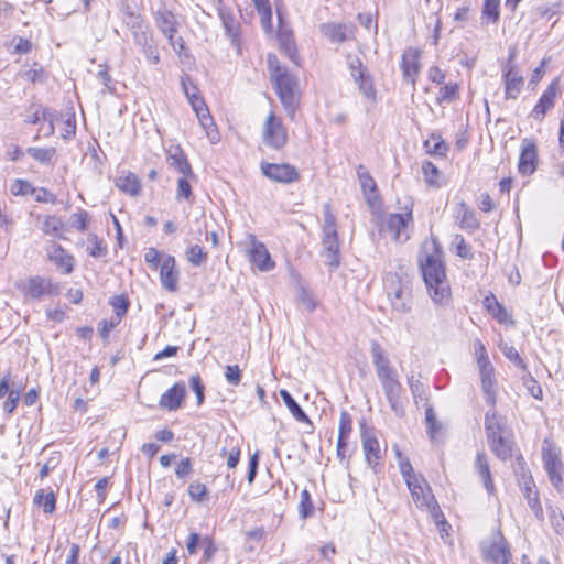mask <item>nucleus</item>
<instances>
[{"label": "nucleus", "mask_w": 564, "mask_h": 564, "mask_svg": "<svg viewBox=\"0 0 564 564\" xmlns=\"http://www.w3.org/2000/svg\"><path fill=\"white\" fill-rule=\"evenodd\" d=\"M370 352H371L372 364L375 366L377 377L395 371V368L392 366L384 349L381 347V345L378 341H376V340L371 341Z\"/></svg>", "instance_id": "nucleus-27"}, {"label": "nucleus", "mask_w": 564, "mask_h": 564, "mask_svg": "<svg viewBox=\"0 0 564 564\" xmlns=\"http://www.w3.org/2000/svg\"><path fill=\"white\" fill-rule=\"evenodd\" d=\"M442 258L441 249L432 242L424 246L419 262L431 299L436 305L445 306L451 301V288Z\"/></svg>", "instance_id": "nucleus-1"}, {"label": "nucleus", "mask_w": 564, "mask_h": 564, "mask_svg": "<svg viewBox=\"0 0 564 564\" xmlns=\"http://www.w3.org/2000/svg\"><path fill=\"white\" fill-rule=\"evenodd\" d=\"M475 467L477 469L478 475L480 476L484 487L486 488L488 494H492L495 491V485L490 473V467L488 463V458L485 453H478L475 460Z\"/></svg>", "instance_id": "nucleus-33"}, {"label": "nucleus", "mask_w": 564, "mask_h": 564, "mask_svg": "<svg viewBox=\"0 0 564 564\" xmlns=\"http://www.w3.org/2000/svg\"><path fill=\"white\" fill-rule=\"evenodd\" d=\"M61 463L59 453H54L41 466L39 471L40 479H44L48 476L51 471H53Z\"/></svg>", "instance_id": "nucleus-63"}, {"label": "nucleus", "mask_w": 564, "mask_h": 564, "mask_svg": "<svg viewBox=\"0 0 564 564\" xmlns=\"http://www.w3.org/2000/svg\"><path fill=\"white\" fill-rule=\"evenodd\" d=\"M189 176L182 175L177 180V188H176V199L177 200H191L192 195V186L189 184Z\"/></svg>", "instance_id": "nucleus-54"}, {"label": "nucleus", "mask_w": 564, "mask_h": 564, "mask_svg": "<svg viewBox=\"0 0 564 564\" xmlns=\"http://www.w3.org/2000/svg\"><path fill=\"white\" fill-rule=\"evenodd\" d=\"M155 22L161 32L169 39V43L173 50L176 48L174 35L177 32V21L175 15L170 11H159L155 17Z\"/></svg>", "instance_id": "nucleus-26"}, {"label": "nucleus", "mask_w": 564, "mask_h": 564, "mask_svg": "<svg viewBox=\"0 0 564 564\" xmlns=\"http://www.w3.org/2000/svg\"><path fill=\"white\" fill-rule=\"evenodd\" d=\"M185 397L186 387L184 382H176L161 395L159 405L163 410L176 411L183 405Z\"/></svg>", "instance_id": "nucleus-21"}, {"label": "nucleus", "mask_w": 564, "mask_h": 564, "mask_svg": "<svg viewBox=\"0 0 564 564\" xmlns=\"http://www.w3.org/2000/svg\"><path fill=\"white\" fill-rule=\"evenodd\" d=\"M260 167L265 177L276 183L290 184L300 178L297 169L289 163L276 164L261 162Z\"/></svg>", "instance_id": "nucleus-10"}, {"label": "nucleus", "mask_w": 564, "mask_h": 564, "mask_svg": "<svg viewBox=\"0 0 564 564\" xmlns=\"http://www.w3.org/2000/svg\"><path fill=\"white\" fill-rule=\"evenodd\" d=\"M34 505L42 507L43 511L47 514L54 512L56 507V498L53 491L45 492L43 489H40L34 498Z\"/></svg>", "instance_id": "nucleus-38"}, {"label": "nucleus", "mask_w": 564, "mask_h": 564, "mask_svg": "<svg viewBox=\"0 0 564 564\" xmlns=\"http://www.w3.org/2000/svg\"><path fill=\"white\" fill-rule=\"evenodd\" d=\"M557 95V80H553L541 95L538 104L532 109L530 117L542 121L545 115L554 107Z\"/></svg>", "instance_id": "nucleus-19"}, {"label": "nucleus", "mask_w": 564, "mask_h": 564, "mask_svg": "<svg viewBox=\"0 0 564 564\" xmlns=\"http://www.w3.org/2000/svg\"><path fill=\"white\" fill-rule=\"evenodd\" d=\"M377 378L381 383L383 393L389 402L391 410L398 416H401L403 414V408L402 404L400 403L402 384L399 380L397 370Z\"/></svg>", "instance_id": "nucleus-8"}, {"label": "nucleus", "mask_w": 564, "mask_h": 564, "mask_svg": "<svg viewBox=\"0 0 564 564\" xmlns=\"http://www.w3.org/2000/svg\"><path fill=\"white\" fill-rule=\"evenodd\" d=\"M542 448V460L544 464L545 471L549 476V480L552 486L557 490L562 491L563 489V463L560 457V451L547 443Z\"/></svg>", "instance_id": "nucleus-6"}, {"label": "nucleus", "mask_w": 564, "mask_h": 564, "mask_svg": "<svg viewBox=\"0 0 564 564\" xmlns=\"http://www.w3.org/2000/svg\"><path fill=\"white\" fill-rule=\"evenodd\" d=\"M412 224V205H406L403 213H393L386 217L383 229L392 235L395 241L405 242L410 239Z\"/></svg>", "instance_id": "nucleus-4"}, {"label": "nucleus", "mask_w": 564, "mask_h": 564, "mask_svg": "<svg viewBox=\"0 0 564 564\" xmlns=\"http://www.w3.org/2000/svg\"><path fill=\"white\" fill-rule=\"evenodd\" d=\"M268 63L271 69V78L274 83L281 104L285 111L293 117L299 104V96L296 93L297 80L294 75L289 73L286 67L279 65L275 56L269 55Z\"/></svg>", "instance_id": "nucleus-2"}, {"label": "nucleus", "mask_w": 564, "mask_h": 564, "mask_svg": "<svg viewBox=\"0 0 564 564\" xmlns=\"http://www.w3.org/2000/svg\"><path fill=\"white\" fill-rule=\"evenodd\" d=\"M488 444L498 458L506 460L511 457V443L502 434L489 438Z\"/></svg>", "instance_id": "nucleus-35"}, {"label": "nucleus", "mask_w": 564, "mask_h": 564, "mask_svg": "<svg viewBox=\"0 0 564 564\" xmlns=\"http://www.w3.org/2000/svg\"><path fill=\"white\" fill-rule=\"evenodd\" d=\"M485 429L487 433V440L502 434V426L496 415V412H487L485 415Z\"/></svg>", "instance_id": "nucleus-47"}, {"label": "nucleus", "mask_w": 564, "mask_h": 564, "mask_svg": "<svg viewBox=\"0 0 564 564\" xmlns=\"http://www.w3.org/2000/svg\"><path fill=\"white\" fill-rule=\"evenodd\" d=\"M72 227L79 231H85L89 224V214L86 210H79L70 216Z\"/></svg>", "instance_id": "nucleus-62"}, {"label": "nucleus", "mask_w": 564, "mask_h": 564, "mask_svg": "<svg viewBox=\"0 0 564 564\" xmlns=\"http://www.w3.org/2000/svg\"><path fill=\"white\" fill-rule=\"evenodd\" d=\"M498 347L500 351L503 354V356L514 364L516 367L520 368L523 371H527V364L524 360L520 357L518 350L509 344L508 341H505L502 338H500V341L498 343Z\"/></svg>", "instance_id": "nucleus-37"}, {"label": "nucleus", "mask_w": 564, "mask_h": 564, "mask_svg": "<svg viewBox=\"0 0 564 564\" xmlns=\"http://www.w3.org/2000/svg\"><path fill=\"white\" fill-rule=\"evenodd\" d=\"M263 143L271 149L281 150L288 142V132L280 118L270 112L262 128Z\"/></svg>", "instance_id": "nucleus-7"}, {"label": "nucleus", "mask_w": 564, "mask_h": 564, "mask_svg": "<svg viewBox=\"0 0 564 564\" xmlns=\"http://www.w3.org/2000/svg\"><path fill=\"white\" fill-rule=\"evenodd\" d=\"M198 121L202 126V128L206 132V137L210 141V143L216 144L220 140V135L218 132V129L214 122L213 117L210 116V112H206L204 116L198 118Z\"/></svg>", "instance_id": "nucleus-42"}, {"label": "nucleus", "mask_w": 564, "mask_h": 564, "mask_svg": "<svg viewBox=\"0 0 564 564\" xmlns=\"http://www.w3.org/2000/svg\"><path fill=\"white\" fill-rule=\"evenodd\" d=\"M280 397L282 398L284 404L293 415V417L301 423H307L312 425V421L306 415V413L302 410L299 403L294 400L291 393L284 389L280 390Z\"/></svg>", "instance_id": "nucleus-34"}, {"label": "nucleus", "mask_w": 564, "mask_h": 564, "mask_svg": "<svg viewBox=\"0 0 564 564\" xmlns=\"http://www.w3.org/2000/svg\"><path fill=\"white\" fill-rule=\"evenodd\" d=\"M459 226L463 229L474 231L479 227V221L476 214L465 203L460 204V210L458 213Z\"/></svg>", "instance_id": "nucleus-36"}, {"label": "nucleus", "mask_w": 564, "mask_h": 564, "mask_svg": "<svg viewBox=\"0 0 564 564\" xmlns=\"http://www.w3.org/2000/svg\"><path fill=\"white\" fill-rule=\"evenodd\" d=\"M319 31L330 42L343 43L352 36L355 26L352 24L328 22L321 24Z\"/></svg>", "instance_id": "nucleus-23"}, {"label": "nucleus", "mask_w": 564, "mask_h": 564, "mask_svg": "<svg viewBox=\"0 0 564 564\" xmlns=\"http://www.w3.org/2000/svg\"><path fill=\"white\" fill-rule=\"evenodd\" d=\"M452 245L455 247V252L459 258L467 260L473 259L471 247L466 243L462 235H455Z\"/></svg>", "instance_id": "nucleus-51"}, {"label": "nucleus", "mask_w": 564, "mask_h": 564, "mask_svg": "<svg viewBox=\"0 0 564 564\" xmlns=\"http://www.w3.org/2000/svg\"><path fill=\"white\" fill-rule=\"evenodd\" d=\"M109 304L113 308V316L122 319L129 308L130 302L126 295H116L110 299Z\"/></svg>", "instance_id": "nucleus-52"}, {"label": "nucleus", "mask_w": 564, "mask_h": 564, "mask_svg": "<svg viewBox=\"0 0 564 564\" xmlns=\"http://www.w3.org/2000/svg\"><path fill=\"white\" fill-rule=\"evenodd\" d=\"M219 17L226 34L229 36L231 44L239 46L240 44V24L235 14L225 8L219 9Z\"/></svg>", "instance_id": "nucleus-29"}, {"label": "nucleus", "mask_w": 564, "mask_h": 564, "mask_svg": "<svg viewBox=\"0 0 564 564\" xmlns=\"http://www.w3.org/2000/svg\"><path fill=\"white\" fill-rule=\"evenodd\" d=\"M21 291L25 297L31 300H39L43 296H52L58 294L59 288L57 284H54L51 279L35 275L25 281Z\"/></svg>", "instance_id": "nucleus-9"}, {"label": "nucleus", "mask_w": 564, "mask_h": 564, "mask_svg": "<svg viewBox=\"0 0 564 564\" xmlns=\"http://www.w3.org/2000/svg\"><path fill=\"white\" fill-rule=\"evenodd\" d=\"M123 22L130 29L132 34L148 28L141 14L134 12L130 7H127L123 10Z\"/></svg>", "instance_id": "nucleus-39"}, {"label": "nucleus", "mask_w": 564, "mask_h": 564, "mask_svg": "<svg viewBox=\"0 0 564 564\" xmlns=\"http://www.w3.org/2000/svg\"><path fill=\"white\" fill-rule=\"evenodd\" d=\"M425 421L427 424V433L431 440L434 441L440 430V425L437 424L436 415L432 406H429L425 411Z\"/></svg>", "instance_id": "nucleus-64"}, {"label": "nucleus", "mask_w": 564, "mask_h": 564, "mask_svg": "<svg viewBox=\"0 0 564 564\" xmlns=\"http://www.w3.org/2000/svg\"><path fill=\"white\" fill-rule=\"evenodd\" d=\"M424 180L429 185L440 187V170L432 162H424L422 165Z\"/></svg>", "instance_id": "nucleus-53"}, {"label": "nucleus", "mask_w": 564, "mask_h": 564, "mask_svg": "<svg viewBox=\"0 0 564 564\" xmlns=\"http://www.w3.org/2000/svg\"><path fill=\"white\" fill-rule=\"evenodd\" d=\"M323 256L327 265L337 268L339 265V242L337 231L323 232Z\"/></svg>", "instance_id": "nucleus-25"}, {"label": "nucleus", "mask_w": 564, "mask_h": 564, "mask_svg": "<svg viewBox=\"0 0 564 564\" xmlns=\"http://www.w3.org/2000/svg\"><path fill=\"white\" fill-rule=\"evenodd\" d=\"M408 382L415 403L427 399L426 388L420 380H414V377L411 376Z\"/></svg>", "instance_id": "nucleus-59"}, {"label": "nucleus", "mask_w": 564, "mask_h": 564, "mask_svg": "<svg viewBox=\"0 0 564 564\" xmlns=\"http://www.w3.org/2000/svg\"><path fill=\"white\" fill-rule=\"evenodd\" d=\"M384 289L393 310L406 314L412 306V282L408 273H387Z\"/></svg>", "instance_id": "nucleus-3"}, {"label": "nucleus", "mask_w": 564, "mask_h": 564, "mask_svg": "<svg viewBox=\"0 0 564 564\" xmlns=\"http://www.w3.org/2000/svg\"><path fill=\"white\" fill-rule=\"evenodd\" d=\"M347 65L350 72V76L358 85L359 91L366 99L372 102L376 101V88L373 86L372 77L361 59L356 55L348 54Z\"/></svg>", "instance_id": "nucleus-5"}, {"label": "nucleus", "mask_w": 564, "mask_h": 564, "mask_svg": "<svg viewBox=\"0 0 564 564\" xmlns=\"http://www.w3.org/2000/svg\"><path fill=\"white\" fill-rule=\"evenodd\" d=\"M478 367L485 400L494 408L497 402V380L495 379V368L490 360H486L485 358L478 360Z\"/></svg>", "instance_id": "nucleus-13"}, {"label": "nucleus", "mask_w": 564, "mask_h": 564, "mask_svg": "<svg viewBox=\"0 0 564 564\" xmlns=\"http://www.w3.org/2000/svg\"><path fill=\"white\" fill-rule=\"evenodd\" d=\"M180 272L176 269V260L173 256H166L160 265V281L162 286L170 291L177 290Z\"/></svg>", "instance_id": "nucleus-20"}, {"label": "nucleus", "mask_w": 564, "mask_h": 564, "mask_svg": "<svg viewBox=\"0 0 564 564\" xmlns=\"http://www.w3.org/2000/svg\"><path fill=\"white\" fill-rule=\"evenodd\" d=\"M296 299H297V302L301 305H303L304 308L310 313H312L317 306V302H316L314 295L312 294V292L310 290H307L304 286L299 288Z\"/></svg>", "instance_id": "nucleus-50"}, {"label": "nucleus", "mask_w": 564, "mask_h": 564, "mask_svg": "<svg viewBox=\"0 0 564 564\" xmlns=\"http://www.w3.org/2000/svg\"><path fill=\"white\" fill-rule=\"evenodd\" d=\"M514 57V54L511 53L509 56V63L503 69V83H505V93L506 98L508 99H517L521 93L523 86V76L520 74L519 69L510 64V61Z\"/></svg>", "instance_id": "nucleus-17"}, {"label": "nucleus", "mask_w": 564, "mask_h": 564, "mask_svg": "<svg viewBox=\"0 0 564 564\" xmlns=\"http://www.w3.org/2000/svg\"><path fill=\"white\" fill-rule=\"evenodd\" d=\"M40 230L45 235L57 239H64V221L55 215H37Z\"/></svg>", "instance_id": "nucleus-28"}, {"label": "nucleus", "mask_w": 564, "mask_h": 564, "mask_svg": "<svg viewBox=\"0 0 564 564\" xmlns=\"http://www.w3.org/2000/svg\"><path fill=\"white\" fill-rule=\"evenodd\" d=\"M406 486L411 492L413 501L419 508H426L431 512L438 510L436 499L432 494L430 486L427 485L426 480L423 477L414 481L410 480L409 484H406Z\"/></svg>", "instance_id": "nucleus-11"}, {"label": "nucleus", "mask_w": 564, "mask_h": 564, "mask_svg": "<svg viewBox=\"0 0 564 564\" xmlns=\"http://www.w3.org/2000/svg\"><path fill=\"white\" fill-rule=\"evenodd\" d=\"M88 241L90 246L87 248V252L90 257L102 258L107 254V247L104 240L98 238L96 234H89Z\"/></svg>", "instance_id": "nucleus-46"}, {"label": "nucleus", "mask_w": 564, "mask_h": 564, "mask_svg": "<svg viewBox=\"0 0 564 564\" xmlns=\"http://www.w3.org/2000/svg\"><path fill=\"white\" fill-rule=\"evenodd\" d=\"M250 248L248 250L249 261L261 272H269L274 269L275 262L272 260L265 245L259 241L256 236L250 235Z\"/></svg>", "instance_id": "nucleus-12"}, {"label": "nucleus", "mask_w": 564, "mask_h": 564, "mask_svg": "<svg viewBox=\"0 0 564 564\" xmlns=\"http://www.w3.org/2000/svg\"><path fill=\"white\" fill-rule=\"evenodd\" d=\"M11 194L14 196H26L35 194V187L28 181L15 180L11 185Z\"/></svg>", "instance_id": "nucleus-58"}, {"label": "nucleus", "mask_w": 564, "mask_h": 564, "mask_svg": "<svg viewBox=\"0 0 564 564\" xmlns=\"http://www.w3.org/2000/svg\"><path fill=\"white\" fill-rule=\"evenodd\" d=\"M361 442L365 459L367 464L372 468V470L378 473V467L381 459L379 442L371 432L365 429L364 425H361Z\"/></svg>", "instance_id": "nucleus-18"}, {"label": "nucleus", "mask_w": 564, "mask_h": 564, "mask_svg": "<svg viewBox=\"0 0 564 564\" xmlns=\"http://www.w3.org/2000/svg\"><path fill=\"white\" fill-rule=\"evenodd\" d=\"M521 490L527 499L528 506L539 519H543V508L539 499V492L535 490V484L531 475H522L520 481Z\"/></svg>", "instance_id": "nucleus-22"}, {"label": "nucleus", "mask_w": 564, "mask_h": 564, "mask_svg": "<svg viewBox=\"0 0 564 564\" xmlns=\"http://www.w3.org/2000/svg\"><path fill=\"white\" fill-rule=\"evenodd\" d=\"M395 455L398 457V460H399V468H400V473L403 477V479L405 480L406 484H409V481H414L419 478H421L422 476H419L414 473L413 470V467H412V464L410 463V460L408 458H404L401 454V452L399 449H395Z\"/></svg>", "instance_id": "nucleus-45"}, {"label": "nucleus", "mask_w": 564, "mask_h": 564, "mask_svg": "<svg viewBox=\"0 0 564 564\" xmlns=\"http://www.w3.org/2000/svg\"><path fill=\"white\" fill-rule=\"evenodd\" d=\"M484 305L488 310V312L500 323H506L508 321V313L506 308L498 303L494 295L486 296L484 300Z\"/></svg>", "instance_id": "nucleus-41"}, {"label": "nucleus", "mask_w": 564, "mask_h": 564, "mask_svg": "<svg viewBox=\"0 0 564 564\" xmlns=\"http://www.w3.org/2000/svg\"><path fill=\"white\" fill-rule=\"evenodd\" d=\"M28 154L32 156L35 161L43 164H54L56 156L55 148H29L26 150Z\"/></svg>", "instance_id": "nucleus-40"}, {"label": "nucleus", "mask_w": 564, "mask_h": 564, "mask_svg": "<svg viewBox=\"0 0 564 564\" xmlns=\"http://www.w3.org/2000/svg\"><path fill=\"white\" fill-rule=\"evenodd\" d=\"M419 53L415 50H408L402 55V63L401 68L403 72V76L406 80L411 82L412 84L415 83V78L420 70V64H419Z\"/></svg>", "instance_id": "nucleus-31"}, {"label": "nucleus", "mask_w": 564, "mask_h": 564, "mask_svg": "<svg viewBox=\"0 0 564 564\" xmlns=\"http://www.w3.org/2000/svg\"><path fill=\"white\" fill-rule=\"evenodd\" d=\"M299 514L302 519H307L314 514V505L307 489H303L300 496Z\"/></svg>", "instance_id": "nucleus-48"}, {"label": "nucleus", "mask_w": 564, "mask_h": 564, "mask_svg": "<svg viewBox=\"0 0 564 564\" xmlns=\"http://www.w3.org/2000/svg\"><path fill=\"white\" fill-rule=\"evenodd\" d=\"M185 257L192 265L200 267L207 261L208 253L199 245H191L185 251Z\"/></svg>", "instance_id": "nucleus-43"}, {"label": "nucleus", "mask_w": 564, "mask_h": 564, "mask_svg": "<svg viewBox=\"0 0 564 564\" xmlns=\"http://www.w3.org/2000/svg\"><path fill=\"white\" fill-rule=\"evenodd\" d=\"M352 431V419L347 411L340 413L338 438H349Z\"/></svg>", "instance_id": "nucleus-61"}, {"label": "nucleus", "mask_w": 564, "mask_h": 564, "mask_svg": "<svg viewBox=\"0 0 564 564\" xmlns=\"http://www.w3.org/2000/svg\"><path fill=\"white\" fill-rule=\"evenodd\" d=\"M499 6L500 0H485L482 18H485L488 23H496L499 20Z\"/></svg>", "instance_id": "nucleus-49"}, {"label": "nucleus", "mask_w": 564, "mask_h": 564, "mask_svg": "<svg viewBox=\"0 0 564 564\" xmlns=\"http://www.w3.org/2000/svg\"><path fill=\"white\" fill-rule=\"evenodd\" d=\"M538 163V148L533 140L523 139L519 156L518 171L521 175L528 176L535 172Z\"/></svg>", "instance_id": "nucleus-15"}, {"label": "nucleus", "mask_w": 564, "mask_h": 564, "mask_svg": "<svg viewBox=\"0 0 564 564\" xmlns=\"http://www.w3.org/2000/svg\"><path fill=\"white\" fill-rule=\"evenodd\" d=\"M263 25L270 24L272 10L269 0H252Z\"/></svg>", "instance_id": "nucleus-60"}, {"label": "nucleus", "mask_w": 564, "mask_h": 564, "mask_svg": "<svg viewBox=\"0 0 564 564\" xmlns=\"http://www.w3.org/2000/svg\"><path fill=\"white\" fill-rule=\"evenodd\" d=\"M424 148L427 153L443 156L446 154L447 145L441 135L432 133L427 140L424 141Z\"/></svg>", "instance_id": "nucleus-44"}, {"label": "nucleus", "mask_w": 564, "mask_h": 564, "mask_svg": "<svg viewBox=\"0 0 564 564\" xmlns=\"http://www.w3.org/2000/svg\"><path fill=\"white\" fill-rule=\"evenodd\" d=\"M47 259L65 274L74 271L75 258L57 242L51 241L45 247Z\"/></svg>", "instance_id": "nucleus-14"}, {"label": "nucleus", "mask_w": 564, "mask_h": 564, "mask_svg": "<svg viewBox=\"0 0 564 564\" xmlns=\"http://www.w3.org/2000/svg\"><path fill=\"white\" fill-rule=\"evenodd\" d=\"M527 373L522 377L523 386L528 392L536 400H541L543 397L542 388L539 382L531 376L527 370Z\"/></svg>", "instance_id": "nucleus-55"}, {"label": "nucleus", "mask_w": 564, "mask_h": 564, "mask_svg": "<svg viewBox=\"0 0 564 564\" xmlns=\"http://www.w3.org/2000/svg\"><path fill=\"white\" fill-rule=\"evenodd\" d=\"M357 175L368 204L371 206L375 205L378 199V191L373 177L361 164L357 167Z\"/></svg>", "instance_id": "nucleus-30"}, {"label": "nucleus", "mask_w": 564, "mask_h": 564, "mask_svg": "<svg viewBox=\"0 0 564 564\" xmlns=\"http://www.w3.org/2000/svg\"><path fill=\"white\" fill-rule=\"evenodd\" d=\"M484 558L492 564H508L511 552L506 539L500 532L492 539L490 545L484 550Z\"/></svg>", "instance_id": "nucleus-16"}, {"label": "nucleus", "mask_w": 564, "mask_h": 564, "mask_svg": "<svg viewBox=\"0 0 564 564\" xmlns=\"http://www.w3.org/2000/svg\"><path fill=\"white\" fill-rule=\"evenodd\" d=\"M187 491L191 499L196 502H203L208 497L207 487L199 481L189 484Z\"/></svg>", "instance_id": "nucleus-57"}, {"label": "nucleus", "mask_w": 564, "mask_h": 564, "mask_svg": "<svg viewBox=\"0 0 564 564\" xmlns=\"http://www.w3.org/2000/svg\"><path fill=\"white\" fill-rule=\"evenodd\" d=\"M166 162L180 174L195 177L191 164L188 163L186 155L180 145H171L169 149H166Z\"/></svg>", "instance_id": "nucleus-24"}, {"label": "nucleus", "mask_w": 564, "mask_h": 564, "mask_svg": "<svg viewBox=\"0 0 564 564\" xmlns=\"http://www.w3.org/2000/svg\"><path fill=\"white\" fill-rule=\"evenodd\" d=\"M115 184L121 192L132 197L138 196L142 188L140 178L132 172H127L118 176Z\"/></svg>", "instance_id": "nucleus-32"}, {"label": "nucleus", "mask_w": 564, "mask_h": 564, "mask_svg": "<svg viewBox=\"0 0 564 564\" xmlns=\"http://www.w3.org/2000/svg\"><path fill=\"white\" fill-rule=\"evenodd\" d=\"M458 98V86L456 83H451L441 87L437 102H449Z\"/></svg>", "instance_id": "nucleus-56"}]
</instances>
